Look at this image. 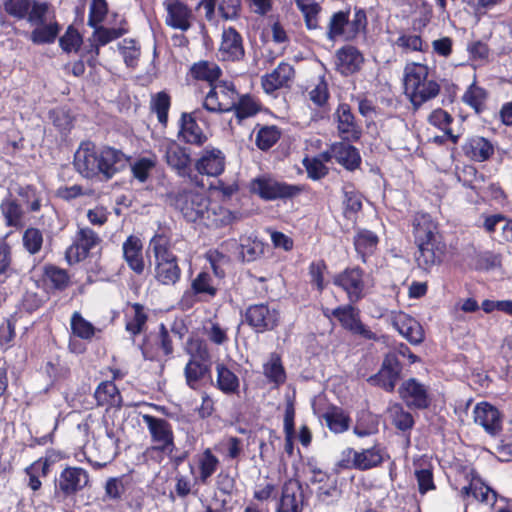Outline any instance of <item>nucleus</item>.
I'll use <instances>...</instances> for the list:
<instances>
[{
    "instance_id": "nucleus-3",
    "label": "nucleus",
    "mask_w": 512,
    "mask_h": 512,
    "mask_svg": "<svg viewBox=\"0 0 512 512\" xmlns=\"http://www.w3.org/2000/svg\"><path fill=\"white\" fill-rule=\"evenodd\" d=\"M428 66L420 63L407 64L404 70V91L415 108L435 98L440 86L428 79Z\"/></svg>"
},
{
    "instance_id": "nucleus-36",
    "label": "nucleus",
    "mask_w": 512,
    "mask_h": 512,
    "mask_svg": "<svg viewBox=\"0 0 512 512\" xmlns=\"http://www.w3.org/2000/svg\"><path fill=\"white\" fill-rule=\"evenodd\" d=\"M222 70L219 65L207 60L195 62L189 68L187 80L206 82L209 86L219 84Z\"/></svg>"
},
{
    "instance_id": "nucleus-32",
    "label": "nucleus",
    "mask_w": 512,
    "mask_h": 512,
    "mask_svg": "<svg viewBox=\"0 0 512 512\" xmlns=\"http://www.w3.org/2000/svg\"><path fill=\"white\" fill-rule=\"evenodd\" d=\"M229 91L233 95L235 94L237 98H233L232 104L230 107H226V112L233 111L237 122L240 124L244 119L252 117L256 115L259 111L258 104L251 98L249 95H241L236 92L235 86L233 83H228L226 81V92Z\"/></svg>"
},
{
    "instance_id": "nucleus-48",
    "label": "nucleus",
    "mask_w": 512,
    "mask_h": 512,
    "mask_svg": "<svg viewBox=\"0 0 512 512\" xmlns=\"http://www.w3.org/2000/svg\"><path fill=\"white\" fill-rule=\"evenodd\" d=\"M328 428L334 433H343L349 429L351 419L341 408L332 407L323 414Z\"/></svg>"
},
{
    "instance_id": "nucleus-45",
    "label": "nucleus",
    "mask_w": 512,
    "mask_h": 512,
    "mask_svg": "<svg viewBox=\"0 0 512 512\" xmlns=\"http://www.w3.org/2000/svg\"><path fill=\"white\" fill-rule=\"evenodd\" d=\"M297 8L304 17L308 30L320 29L319 14L322 10L320 4L315 0H295Z\"/></svg>"
},
{
    "instance_id": "nucleus-35",
    "label": "nucleus",
    "mask_w": 512,
    "mask_h": 512,
    "mask_svg": "<svg viewBox=\"0 0 512 512\" xmlns=\"http://www.w3.org/2000/svg\"><path fill=\"white\" fill-rule=\"evenodd\" d=\"M364 62L363 55L354 46L347 45L336 52V67L343 75H349L360 70Z\"/></svg>"
},
{
    "instance_id": "nucleus-50",
    "label": "nucleus",
    "mask_w": 512,
    "mask_h": 512,
    "mask_svg": "<svg viewBox=\"0 0 512 512\" xmlns=\"http://www.w3.org/2000/svg\"><path fill=\"white\" fill-rule=\"evenodd\" d=\"M245 56L241 35L232 27L226 29V61H239Z\"/></svg>"
},
{
    "instance_id": "nucleus-30",
    "label": "nucleus",
    "mask_w": 512,
    "mask_h": 512,
    "mask_svg": "<svg viewBox=\"0 0 512 512\" xmlns=\"http://www.w3.org/2000/svg\"><path fill=\"white\" fill-rule=\"evenodd\" d=\"M179 138L187 144L202 146L207 141L193 113L183 112L179 121Z\"/></svg>"
},
{
    "instance_id": "nucleus-51",
    "label": "nucleus",
    "mask_w": 512,
    "mask_h": 512,
    "mask_svg": "<svg viewBox=\"0 0 512 512\" xmlns=\"http://www.w3.org/2000/svg\"><path fill=\"white\" fill-rule=\"evenodd\" d=\"M119 52L128 68H135L141 56V47L137 40L125 38L118 44Z\"/></svg>"
},
{
    "instance_id": "nucleus-19",
    "label": "nucleus",
    "mask_w": 512,
    "mask_h": 512,
    "mask_svg": "<svg viewBox=\"0 0 512 512\" xmlns=\"http://www.w3.org/2000/svg\"><path fill=\"white\" fill-rule=\"evenodd\" d=\"M402 370L401 363L396 353H388L379 372L369 378V382L378 385L388 392H392L400 378Z\"/></svg>"
},
{
    "instance_id": "nucleus-59",
    "label": "nucleus",
    "mask_w": 512,
    "mask_h": 512,
    "mask_svg": "<svg viewBox=\"0 0 512 512\" xmlns=\"http://www.w3.org/2000/svg\"><path fill=\"white\" fill-rule=\"evenodd\" d=\"M219 464L218 458L207 448L198 459L199 479L202 483H206L216 471Z\"/></svg>"
},
{
    "instance_id": "nucleus-47",
    "label": "nucleus",
    "mask_w": 512,
    "mask_h": 512,
    "mask_svg": "<svg viewBox=\"0 0 512 512\" xmlns=\"http://www.w3.org/2000/svg\"><path fill=\"white\" fill-rule=\"evenodd\" d=\"M263 373L268 381L273 383L276 387L285 382L286 373L278 354H270L268 361L263 365Z\"/></svg>"
},
{
    "instance_id": "nucleus-26",
    "label": "nucleus",
    "mask_w": 512,
    "mask_h": 512,
    "mask_svg": "<svg viewBox=\"0 0 512 512\" xmlns=\"http://www.w3.org/2000/svg\"><path fill=\"white\" fill-rule=\"evenodd\" d=\"M399 394L409 407L424 409L429 405L427 389L414 378L403 382L399 388Z\"/></svg>"
},
{
    "instance_id": "nucleus-4",
    "label": "nucleus",
    "mask_w": 512,
    "mask_h": 512,
    "mask_svg": "<svg viewBox=\"0 0 512 512\" xmlns=\"http://www.w3.org/2000/svg\"><path fill=\"white\" fill-rule=\"evenodd\" d=\"M367 26L366 13L362 9H356L353 18L350 19V10L333 13L328 21L326 37L335 42L338 39L345 41L354 40Z\"/></svg>"
},
{
    "instance_id": "nucleus-16",
    "label": "nucleus",
    "mask_w": 512,
    "mask_h": 512,
    "mask_svg": "<svg viewBox=\"0 0 512 512\" xmlns=\"http://www.w3.org/2000/svg\"><path fill=\"white\" fill-rule=\"evenodd\" d=\"M474 423L481 426L492 437L498 436L503 429V415L488 402H480L473 409Z\"/></svg>"
},
{
    "instance_id": "nucleus-44",
    "label": "nucleus",
    "mask_w": 512,
    "mask_h": 512,
    "mask_svg": "<svg viewBox=\"0 0 512 512\" xmlns=\"http://www.w3.org/2000/svg\"><path fill=\"white\" fill-rule=\"evenodd\" d=\"M93 28V40L95 42H98L99 45L103 46L107 45L108 43L116 39H119L120 37L129 32L128 22L126 19H122L120 21V26L117 28H108L102 26L101 24Z\"/></svg>"
},
{
    "instance_id": "nucleus-22",
    "label": "nucleus",
    "mask_w": 512,
    "mask_h": 512,
    "mask_svg": "<svg viewBox=\"0 0 512 512\" xmlns=\"http://www.w3.org/2000/svg\"><path fill=\"white\" fill-rule=\"evenodd\" d=\"M337 131L344 141H358L361 137V128L355 121L348 104H340L335 112Z\"/></svg>"
},
{
    "instance_id": "nucleus-8",
    "label": "nucleus",
    "mask_w": 512,
    "mask_h": 512,
    "mask_svg": "<svg viewBox=\"0 0 512 512\" xmlns=\"http://www.w3.org/2000/svg\"><path fill=\"white\" fill-rule=\"evenodd\" d=\"M218 293L214 278L207 271H201L191 281L190 288L182 294L178 305L182 310L192 309L199 301H210Z\"/></svg>"
},
{
    "instance_id": "nucleus-56",
    "label": "nucleus",
    "mask_w": 512,
    "mask_h": 512,
    "mask_svg": "<svg viewBox=\"0 0 512 512\" xmlns=\"http://www.w3.org/2000/svg\"><path fill=\"white\" fill-rule=\"evenodd\" d=\"M58 42L63 52H78L83 44V36L74 25H69L64 34L58 37Z\"/></svg>"
},
{
    "instance_id": "nucleus-23",
    "label": "nucleus",
    "mask_w": 512,
    "mask_h": 512,
    "mask_svg": "<svg viewBox=\"0 0 512 512\" xmlns=\"http://www.w3.org/2000/svg\"><path fill=\"white\" fill-rule=\"evenodd\" d=\"M246 319L257 331L272 330L278 324L279 313L264 304L253 305L248 308Z\"/></svg>"
},
{
    "instance_id": "nucleus-1",
    "label": "nucleus",
    "mask_w": 512,
    "mask_h": 512,
    "mask_svg": "<svg viewBox=\"0 0 512 512\" xmlns=\"http://www.w3.org/2000/svg\"><path fill=\"white\" fill-rule=\"evenodd\" d=\"M129 157L112 146L98 148L90 140L82 141L74 154L75 170L86 179L103 178L108 181L126 168Z\"/></svg>"
},
{
    "instance_id": "nucleus-57",
    "label": "nucleus",
    "mask_w": 512,
    "mask_h": 512,
    "mask_svg": "<svg viewBox=\"0 0 512 512\" xmlns=\"http://www.w3.org/2000/svg\"><path fill=\"white\" fill-rule=\"evenodd\" d=\"M17 194L21 198L22 202L27 206L29 212H39L42 207L41 194L32 184L19 186Z\"/></svg>"
},
{
    "instance_id": "nucleus-39",
    "label": "nucleus",
    "mask_w": 512,
    "mask_h": 512,
    "mask_svg": "<svg viewBox=\"0 0 512 512\" xmlns=\"http://www.w3.org/2000/svg\"><path fill=\"white\" fill-rule=\"evenodd\" d=\"M94 398L98 406L108 408H120L122 406L121 393L112 380L99 383L94 392Z\"/></svg>"
},
{
    "instance_id": "nucleus-40",
    "label": "nucleus",
    "mask_w": 512,
    "mask_h": 512,
    "mask_svg": "<svg viewBox=\"0 0 512 512\" xmlns=\"http://www.w3.org/2000/svg\"><path fill=\"white\" fill-rule=\"evenodd\" d=\"M42 276L43 281L56 291H65L71 285L68 271L54 264H46Z\"/></svg>"
},
{
    "instance_id": "nucleus-55",
    "label": "nucleus",
    "mask_w": 512,
    "mask_h": 512,
    "mask_svg": "<svg viewBox=\"0 0 512 512\" xmlns=\"http://www.w3.org/2000/svg\"><path fill=\"white\" fill-rule=\"evenodd\" d=\"M240 257L242 260L251 262L259 258L265 249V244L258 240L252 239L251 237H241L240 238Z\"/></svg>"
},
{
    "instance_id": "nucleus-37",
    "label": "nucleus",
    "mask_w": 512,
    "mask_h": 512,
    "mask_svg": "<svg viewBox=\"0 0 512 512\" xmlns=\"http://www.w3.org/2000/svg\"><path fill=\"white\" fill-rule=\"evenodd\" d=\"M221 154L219 149H205L195 163L197 172L201 175L218 177L224 170V158Z\"/></svg>"
},
{
    "instance_id": "nucleus-53",
    "label": "nucleus",
    "mask_w": 512,
    "mask_h": 512,
    "mask_svg": "<svg viewBox=\"0 0 512 512\" xmlns=\"http://www.w3.org/2000/svg\"><path fill=\"white\" fill-rule=\"evenodd\" d=\"M70 327L73 335L83 340H91L94 335L96 328L95 326L86 320L82 314L75 311L70 319Z\"/></svg>"
},
{
    "instance_id": "nucleus-63",
    "label": "nucleus",
    "mask_w": 512,
    "mask_h": 512,
    "mask_svg": "<svg viewBox=\"0 0 512 512\" xmlns=\"http://www.w3.org/2000/svg\"><path fill=\"white\" fill-rule=\"evenodd\" d=\"M129 482V478L126 475L107 479L104 486L105 497L109 500H120L125 493L126 486Z\"/></svg>"
},
{
    "instance_id": "nucleus-28",
    "label": "nucleus",
    "mask_w": 512,
    "mask_h": 512,
    "mask_svg": "<svg viewBox=\"0 0 512 512\" xmlns=\"http://www.w3.org/2000/svg\"><path fill=\"white\" fill-rule=\"evenodd\" d=\"M304 495L299 481L290 479L282 490V497L276 512H302Z\"/></svg>"
},
{
    "instance_id": "nucleus-17",
    "label": "nucleus",
    "mask_w": 512,
    "mask_h": 512,
    "mask_svg": "<svg viewBox=\"0 0 512 512\" xmlns=\"http://www.w3.org/2000/svg\"><path fill=\"white\" fill-rule=\"evenodd\" d=\"M310 482L314 486V492L319 502L330 505L340 499L341 489L338 487L335 477L314 469Z\"/></svg>"
},
{
    "instance_id": "nucleus-62",
    "label": "nucleus",
    "mask_w": 512,
    "mask_h": 512,
    "mask_svg": "<svg viewBox=\"0 0 512 512\" xmlns=\"http://www.w3.org/2000/svg\"><path fill=\"white\" fill-rule=\"evenodd\" d=\"M343 193L344 215L350 219L362 208L361 195L350 185L343 188Z\"/></svg>"
},
{
    "instance_id": "nucleus-20",
    "label": "nucleus",
    "mask_w": 512,
    "mask_h": 512,
    "mask_svg": "<svg viewBox=\"0 0 512 512\" xmlns=\"http://www.w3.org/2000/svg\"><path fill=\"white\" fill-rule=\"evenodd\" d=\"M294 78V67L287 62H281L273 71L261 77V86L265 93L273 94L277 90L289 88Z\"/></svg>"
},
{
    "instance_id": "nucleus-14",
    "label": "nucleus",
    "mask_w": 512,
    "mask_h": 512,
    "mask_svg": "<svg viewBox=\"0 0 512 512\" xmlns=\"http://www.w3.org/2000/svg\"><path fill=\"white\" fill-rule=\"evenodd\" d=\"M47 14L44 13L40 20L28 21V23L34 26L31 31L20 32L34 45L41 46L55 43L62 30V26L56 19L55 14H53V17L48 22L45 21Z\"/></svg>"
},
{
    "instance_id": "nucleus-52",
    "label": "nucleus",
    "mask_w": 512,
    "mask_h": 512,
    "mask_svg": "<svg viewBox=\"0 0 512 512\" xmlns=\"http://www.w3.org/2000/svg\"><path fill=\"white\" fill-rule=\"evenodd\" d=\"M387 413L393 425L397 429L401 431H407L412 429L414 425L413 416L408 411H405L401 404H391L388 407Z\"/></svg>"
},
{
    "instance_id": "nucleus-15",
    "label": "nucleus",
    "mask_w": 512,
    "mask_h": 512,
    "mask_svg": "<svg viewBox=\"0 0 512 512\" xmlns=\"http://www.w3.org/2000/svg\"><path fill=\"white\" fill-rule=\"evenodd\" d=\"M175 207L188 222H196L208 210V199L203 193L184 190L177 194Z\"/></svg>"
},
{
    "instance_id": "nucleus-33",
    "label": "nucleus",
    "mask_w": 512,
    "mask_h": 512,
    "mask_svg": "<svg viewBox=\"0 0 512 512\" xmlns=\"http://www.w3.org/2000/svg\"><path fill=\"white\" fill-rule=\"evenodd\" d=\"M413 233L417 244L422 242L440 241L437 224L426 213H417L413 218Z\"/></svg>"
},
{
    "instance_id": "nucleus-27",
    "label": "nucleus",
    "mask_w": 512,
    "mask_h": 512,
    "mask_svg": "<svg viewBox=\"0 0 512 512\" xmlns=\"http://www.w3.org/2000/svg\"><path fill=\"white\" fill-rule=\"evenodd\" d=\"M332 315L341 323V325L355 334L365 338H373V333L368 330L360 321L356 308L350 303L339 306L332 311Z\"/></svg>"
},
{
    "instance_id": "nucleus-31",
    "label": "nucleus",
    "mask_w": 512,
    "mask_h": 512,
    "mask_svg": "<svg viewBox=\"0 0 512 512\" xmlns=\"http://www.w3.org/2000/svg\"><path fill=\"white\" fill-rule=\"evenodd\" d=\"M349 141L336 142L331 145V156L327 153L323 157L328 161L331 157L349 170L356 169L361 163V157L358 150L348 143Z\"/></svg>"
},
{
    "instance_id": "nucleus-60",
    "label": "nucleus",
    "mask_w": 512,
    "mask_h": 512,
    "mask_svg": "<svg viewBox=\"0 0 512 512\" xmlns=\"http://www.w3.org/2000/svg\"><path fill=\"white\" fill-rule=\"evenodd\" d=\"M209 361L206 360H189L185 366V377L187 384L194 387L201 379L204 378L208 369Z\"/></svg>"
},
{
    "instance_id": "nucleus-43",
    "label": "nucleus",
    "mask_w": 512,
    "mask_h": 512,
    "mask_svg": "<svg viewBox=\"0 0 512 512\" xmlns=\"http://www.w3.org/2000/svg\"><path fill=\"white\" fill-rule=\"evenodd\" d=\"M378 236L370 230H359L354 236V246L363 262L372 255L378 246Z\"/></svg>"
},
{
    "instance_id": "nucleus-41",
    "label": "nucleus",
    "mask_w": 512,
    "mask_h": 512,
    "mask_svg": "<svg viewBox=\"0 0 512 512\" xmlns=\"http://www.w3.org/2000/svg\"><path fill=\"white\" fill-rule=\"evenodd\" d=\"M0 211L7 227L16 229L23 227L24 212L17 200L11 197L4 198L0 203Z\"/></svg>"
},
{
    "instance_id": "nucleus-42",
    "label": "nucleus",
    "mask_w": 512,
    "mask_h": 512,
    "mask_svg": "<svg viewBox=\"0 0 512 512\" xmlns=\"http://www.w3.org/2000/svg\"><path fill=\"white\" fill-rule=\"evenodd\" d=\"M464 151L471 159L484 162L493 155L494 147L483 137H473L464 146Z\"/></svg>"
},
{
    "instance_id": "nucleus-58",
    "label": "nucleus",
    "mask_w": 512,
    "mask_h": 512,
    "mask_svg": "<svg viewBox=\"0 0 512 512\" xmlns=\"http://www.w3.org/2000/svg\"><path fill=\"white\" fill-rule=\"evenodd\" d=\"M453 121L452 116L443 109L434 110L429 116V122L433 126L444 131L445 135L453 142L457 143L458 135H455L450 128Z\"/></svg>"
},
{
    "instance_id": "nucleus-64",
    "label": "nucleus",
    "mask_w": 512,
    "mask_h": 512,
    "mask_svg": "<svg viewBox=\"0 0 512 512\" xmlns=\"http://www.w3.org/2000/svg\"><path fill=\"white\" fill-rule=\"evenodd\" d=\"M280 138V131L275 126L262 127L256 136V144L261 150L270 149Z\"/></svg>"
},
{
    "instance_id": "nucleus-24",
    "label": "nucleus",
    "mask_w": 512,
    "mask_h": 512,
    "mask_svg": "<svg viewBox=\"0 0 512 512\" xmlns=\"http://www.w3.org/2000/svg\"><path fill=\"white\" fill-rule=\"evenodd\" d=\"M417 246L416 262L421 269L430 271L434 266L441 263L446 249L445 244L441 240L422 242L417 244Z\"/></svg>"
},
{
    "instance_id": "nucleus-46",
    "label": "nucleus",
    "mask_w": 512,
    "mask_h": 512,
    "mask_svg": "<svg viewBox=\"0 0 512 512\" xmlns=\"http://www.w3.org/2000/svg\"><path fill=\"white\" fill-rule=\"evenodd\" d=\"M383 462V450L374 445L367 449L357 451V470L365 471L379 466Z\"/></svg>"
},
{
    "instance_id": "nucleus-38",
    "label": "nucleus",
    "mask_w": 512,
    "mask_h": 512,
    "mask_svg": "<svg viewBox=\"0 0 512 512\" xmlns=\"http://www.w3.org/2000/svg\"><path fill=\"white\" fill-rule=\"evenodd\" d=\"M166 24L174 29L187 31L190 26L191 10L180 0H172L166 6Z\"/></svg>"
},
{
    "instance_id": "nucleus-11",
    "label": "nucleus",
    "mask_w": 512,
    "mask_h": 512,
    "mask_svg": "<svg viewBox=\"0 0 512 512\" xmlns=\"http://www.w3.org/2000/svg\"><path fill=\"white\" fill-rule=\"evenodd\" d=\"M333 283L346 292L351 304L359 302L367 294L366 275L359 267L346 268L334 277Z\"/></svg>"
},
{
    "instance_id": "nucleus-29",
    "label": "nucleus",
    "mask_w": 512,
    "mask_h": 512,
    "mask_svg": "<svg viewBox=\"0 0 512 512\" xmlns=\"http://www.w3.org/2000/svg\"><path fill=\"white\" fill-rule=\"evenodd\" d=\"M393 327L411 344H420L424 332L419 322L406 313L398 312L392 318Z\"/></svg>"
},
{
    "instance_id": "nucleus-54",
    "label": "nucleus",
    "mask_w": 512,
    "mask_h": 512,
    "mask_svg": "<svg viewBox=\"0 0 512 512\" xmlns=\"http://www.w3.org/2000/svg\"><path fill=\"white\" fill-rule=\"evenodd\" d=\"M487 91L472 83L462 96V101L472 107L476 113H481L485 108V102L487 100Z\"/></svg>"
},
{
    "instance_id": "nucleus-12",
    "label": "nucleus",
    "mask_w": 512,
    "mask_h": 512,
    "mask_svg": "<svg viewBox=\"0 0 512 512\" xmlns=\"http://www.w3.org/2000/svg\"><path fill=\"white\" fill-rule=\"evenodd\" d=\"M101 242L100 236L90 227H79L72 243L65 251V258L69 264L85 260L92 249Z\"/></svg>"
},
{
    "instance_id": "nucleus-2",
    "label": "nucleus",
    "mask_w": 512,
    "mask_h": 512,
    "mask_svg": "<svg viewBox=\"0 0 512 512\" xmlns=\"http://www.w3.org/2000/svg\"><path fill=\"white\" fill-rule=\"evenodd\" d=\"M172 234L159 228L149 240L148 250L154 258L153 276L162 286H175L182 276L179 257L172 250Z\"/></svg>"
},
{
    "instance_id": "nucleus-61",
    "label": "nucleus",
    "mask_w": 512,
    "mask_h": 512,
    "mask_svg": "<svg viewBox=\"0 0 512 512\" xmlns=\"http://www.w3.org/2000/svg\"><path fill=\"white\" fill-rule=\"evenodd\" d=\"M43 233L35 227H28L22 236L24 249L31 255L38 254L43 246Z\"/></svg>"
},
{
    "instance_id": "nucleus-34",
    "label": "nucleus",
    "mask_w": 512,
    "mask_h": 512,
    "mask_svg": "<svg viewBox=\"0 0 512 512\" xmlns=\"http://www.w3.org/2000/svg\"><path fill=\"white\" fill-rule=\"evenodd\" d=\"M460 496L463 500L472 496L477 501L490 506H494L497 501L496 491L486 485L478 476H473L469 484L461 488Z\"/></svg>"
},
{
    "instance_id": "nucleus-6",
    "label": "nucleus",
    "mask_w": 512,
    "mask_h": 512,
    "mask_svg": "<svg viewBox=\"0 0 512 512\" xmlns=\"http://www.w3.org/2000/svg\"><path fill=\"white\" fill-rule=\"evenodd\" d=\"M249 188L252 193L267 201L294 198L304 191L302 185L288 184L267 175L254 178Z\"/></svg>"
},
{
    "instance_id": "nucleus-25",
    "label": "nucleus",
    "mask_w": 512,
    "mask_h": 512,
    "mask_svg": "<svg viewBox=\"0 0 512 512\" xmlns=\"http://www.w3.org/2000/svg\"><path fill=\"white\" fill-rule=\"evenodd\" d=\"M148 318L147 309L143 304L128 302L126 310L124 311L126 332L132 338L140 335L146 329Z\"/></svg>"
},
{
    "instance_id": "nucleus-21",
    "label": "nucleus",
    "mask_w": 512,
    "mask_h": 512,
    "mask_svg": "<svg viewBox=\"0 0 512 512\" xmlns=\"http://www.w3.org/2000/svg\"><path fill=\"white\" fill-rule=\"evenodd\" d=\"M122 254L128 268L137 276L144 274L146 262L143 255L142 240L135 235H129L122 244Z\"/></svg>"
},
{
    "instance_id": "nucleus-9",
    "label": "nucleus",
    "mask_w": 512,
    "mask_h": 512,
    "mask_svg": "<svg viewBox=\"0 0 512 512\" xmlns=\"http://www.w3.org/2000/svg\"><path fill=\"white\" fill-rule=\"evenodd\" d=\"M51 3L38 0H0V11L15 21L40 20L49 13Z\"/></svg>"
},
{
    "instance_id": "nucleus-49",
    "label": "nucleus",
    "mask_w": 512,
    "mask_h": 512,
    "mask_svg": "<svg viewBox=\"0 0 512 512\" xmlns=\"http://www.w3.org/2000/svg\"><path fill=\"white\" fill-rule=\"evenodd\" d=\"M170 107L171 96L166 91L157 92L152 96L150 108L156 114L158 122L163 127L167 126Z\"/></svg>"
},
{
    "instance_id": "nucleus-10",
    "label": "nucleus",
    "mask_w": 512,
    "mask_h": 512,
    "mask_svg": "<svg viewBox=\"0 0 512 512\" xmlns=\"http://www.w3.org/2000/svg\"><path fill=\"white\" fill-rule=\"evenodd\" d=\"M90 476L86 469L79 466H66L55 480V494L63 499L76 496L88 486Z\"/></svg>"
},
{
    "instance_id": "nucleus-7",
    "label": "nucleus",
    "mask_w": 512,
    "mask_h": 512,
    "mask_svg": "<svg viewBox=\"0 0 512 512\" xmlns=\"http://www.w3.org/2000/svg\"><path fill=\"white\" fill-rule=\"evenodd\" d=\"M139 348L145 360L159 361L162 357L170 358L174 346L166 325L161 323L157 332L146 333Z\"/></svg>"
},
{
    "instance_id": "nucleus-13",
    "label": "nucleus",
    "mask_w": 512,
    "mask_h": 512,
    "mask_svg": "<svg viewBox=\"0 0 512 512\" xmlns=\"http://www.w3.org/2000/svg\"><path fill=\"white\" fill-rule=\"evenodd\" d=\"M164 159L166 164L179 176H188L197 186L204 187V184L198 181L197 175H191L192 160L187 148L174 140L169 141L164 145Z\"/></svg>"
},
{
    "instance_id": "nucleus-18",
    "label": "nucleus",
    "mask_w": 512,
    "mask_h": 512,
    "mask_svg": "<svg viewBox=\"0 0 512 512\" xmlns=\"http://www.w3.org/2000/svg\"><path fill=\"white\" fill-rule=\"evenodd\" d=\"M59 460V453L53 449H48L44 456L38 458L24 469L28 476L27 486L37 492L42 487L40 477L46 478L51 472L52 466Z\"/></svg>"
},
{
    "instance_id": "nucleus-5",
    "label": "nucleus",
    "mask_w": 512,
    "mask_h": 512,
    "mask_svg": "<svg viewBox=\"0 0 512 512\" xmlns=\"http://www.w3.org/2000/svg\"><path fill=\"white\" fill-rule=\"evenodd\" d=\"M143 421L147 425L152 441L157 444L147 448L146 454L151 459L161 462L164 454H170L175 449L172 426L166 419L148 414L143 416Z\"/></svg>"
}]
</instances>
